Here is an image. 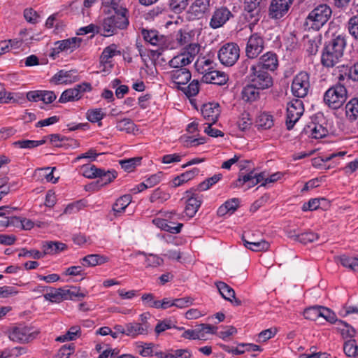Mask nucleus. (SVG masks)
<instances>
[{
	"label": "nucleus",
	"instance_id": "1",
	"mask_svg": "<svg viewBox=\"0 0 358 358\" xmlns=\"http://www.w3.org/2000/svg\"><path fill=\"white\" fill-rule=\"evenodd\" d=\"M347 45L346 36L334 34L325 42L321 56V63L327 68H331L341 62Z\"/></svg>",
	"mask_w": 358,
	"mask_h": 358
},
{
	"label": "nucleus",
	"instance_id": "2",
	"mask_svg": "<svg viewBox=\"0 0 358 358\" xmlns=\"http://www.w3.org/2000/svg\"><path fill=\"white\" fill-rule=\"evenodd\" d=\"M332 10L326 3L320 4L311 10L306 17L303 26L306 30L318 31L331 18Z\"/></svg>",
	"mask_w": 358,
	"mask_h": 358
},
{
	"label": "nucleus",
	"instance_id": "3",
	"mask_svg": "<svg viewBox=\"0 0 358 358\" xmlns=\"http://www.w3.org/2000/svg\"><path fill=\"white\" fill-rule=\"evenodd\" d=\"M246 80L262 90L268 89L273 85V78L268 71L255 64L250 65Z\"/></svg>",
	"mask_w": 358,
	"mask_h": 358
},
{
	"label": "nucleus",
	"instance_id": "4",
	"mask_svg": "<svg viewBox=\"0 0 358 358\" xmlns=\"http://www.w3.org/2000/svg\"><path fill=\"white\" fill-rule=\"evenodd\" d=\"M347 97L348 93L345 87L341 84H336L325 92L323 100L329 108L337 110L343 105Z\"/></svg>",
	"mask_w": 358,
	"mask_h": 358
},
{
	"label": "nucleus",
	"instance_id": "5",
	"mask_svg": "<svg viewBox=\"0 0 358 358\" xmlns=\"http://www.w3.org/2000/svg\"><path fill=\"white\" fill-rule=\"evenodd\" d=\"M200 50L197 43H189L184 47L176 56L173 57L169 64L173 69L185 68L191 64Z\"/></svg>",
	"mask_w": 358,
	"mask_h": 358
},
{
	"label": "nucleus",
	"instance_id": "6",
	"mask_svg": "<svg viewBox=\"0 0 358 358\" xmlns=\"http://www.w3.org/2000/svg\"><path fill=\"white\" fill-rule=\"evenodd\" d=\"M127 13V9L121 8L115 12V15L104 19L102 26L103 31L108 34L107 36L115 34L118 29H124L127 28L129 24V20L126 15Z\"/></svg>",
	"mask_w": 358,
	"mask_h": 358
},
{
	"label": "nucleus",
	"instance_id": "7",
	"mask_svg": "<svg viewBox=\"0 0 358 358\" xmlns=\"http://www.w3.org/2000/svg\"><path fill=\"white\" fill-rule=\"evenodd\" d=\"M262 1L259 0H244L243 15L246 21L249 22V28L253 31L255 26L261 18Z\"/></svg>",
	"mask_w": 358,
	"mask_h": 358
},
{
	"label": "nucleus",
	"instance_id": "8",
	"mask_svg": "<svg viewBox=\"0 0 358 358\" xmlns=\"http://www.w3.org/2000/svg\"><path fill=\"white\" fill-rule=\"evenodd\" d=\"M39 331L34 328L20 324L9 330V338L17 343H25L33 341Z\"/></svg>",
	"mask_w": 358,
	"mask_h": 358
},
{
	"label": "nucleus",
	"instance_id": "9",
	"mask_svg": "<svg viewBox=\"0 0 358 358\" xmlns=\"http://www.w3.org/2000/svg\"><path fill=\"white\" fill-rule=\"evenodd\" d=\"M240 49L234 43H228L221 47L218 51V59L221 64L227 66H233L238 59Z\"/></svg>",
	"mask_w": 358,
	"mask_h": 358
},
{
	"label": "nucleus",
	"instance_id": "10",
	"mask_svg": "<svg viewBox=\"0 0 358 358\" xmlns=\"http://www.w3.org/2000/svg\"><path fill=\"white\" fill-rule=\"evenodd\" d=\"M303 103L300 99H293L287 104L286 126L288 130L293 129L295 123L303 114Z\"/></svg>",
	"mask_w": 358,
	"mask_h": 358
},
{
	"label": "nucleus",
	"instance_id": "11",
	"mask_svg": "<svg viewBox=\"0 0 358 358\" xmlns=\"http://www.w3.org/2000/svg\"><path fill=\"white\" fill-rule=\"evenodd\" d=\"M310 89L309 75L306 72L301 71L294 78L291 90L296 97H305Z\"/></svg>",
	"mask_w": 358,
	"mask_h": 358
},
{
	"label": "nucleus",
	"instance_id": "12",
	"mask_svg": "<svg viewBox=\"0 0 358 358\" xmlns=\"http://www.w3.org/2000/svg\"><path fill=\"white\" fill-rule=\"evenodd\" d=\"M264 40L259 33H254L248 39L245 54L249 59H255L263 51Z\"/></svg>",
	"mask_w": 358,
	"mask_h": 358
},
{
	"label": "nucleus",
	"instance_id": "13",
	"mask_svg": "<svg viewBox=\"0 0 358 358\" xmlns=\"http://www.w3.org/2000/svg\"><path fill=\"white\" fill-rule=\"evenodd\" d=\"M92 90L91 84L89 83H83L75 86L73 88L68 89L64 91L60 96L59 102L66 103L80 99L83 94L90 92Z\"/></svg>",
	"mask_w": 358,
	"mask_h": 358
},
{
	"label": "nucleus",
	"instance_id": "14",
	"mask_svg": "<svg viewBox=\"0 0 358 358\" xmlns=\"http://www.w3.org/2000/svg\"><path fill=\"white\" fill-rule=\"evenodd\" d=\"M294 0H272L269 6L268 15L271 19L278 20L288 12Z\"/></svg>",
	"mask_w": 358,
	"mask_h": 358
},
{
	"label": "nucleus",
	"instance_id": "15",
	"mask_svg": "<svg viewBox=\"0 0 358 358\" xmlns=\"http://www.w3.org/2000/svg\"><path fill=\"white\" fill-rule=\"evenodd\" d=\"M233 17L234 15L227 7H220L213 12L209 25L213 29H218Z\"/></svg>",
	"mask_w": 358,
	"mask_h": 358
},
{
	"label": "nucleus",
	"instance_id": "16",
	"mask_svg": "<svg viewBox=\"0 0 358 358\" xmlns=\"http://www.w3.org/2000/svg\"><path fill=\"white\" fill-rule=\"evenodd\" d=\"M185 194L187 199L186 201V206L184 212L186 216L189 218H192L196 215L201 205V197L197 194L193 193L192 189L186 191Z\"/></svg>",
	"mask_w": 358,
	"mask_h": 358
},
{
	"label": "nucleus",
	"instance_id": "17",
	"mask_svg": "<svg viewBox=\"0 0 358 358\" xmlns=\"http://www.w3.org/2000/svg\"><path fill=\"white\" fill-rule=\"evenodd\" d=\"M216 329L210 324H201L195 329L185 331L182 337L187 339H203L206 333L215 334Z\"/></svg>",
	"mask_w": 358,
	"mask_h": 358
},
{
	"label": "nucleus",
	"instance_id": "18",
	"mask_svg": "<svg viewBox=\"0 0 358 358\" xmlns=\"http://www.w3.org/2000/svg\"><path fill=\"white\" fill-rule=\"evenodd\" d=\"M202 80L206 83L222 85L228 80V76L224 72L211 70V67H209L207 70H205Z\"/></svg>",
	"mask_w": 358,
	"mask_h": 358
},
{
	"label": "nucleus",
	"instance_id": "19",
	"mask_svg": "<svg viewBox=\"0 0 358 358\" xmlns=\"http://www.w3.org/2000/svg\"><path fill=\"white\" fill-rule=\"evenodd\" d=\"M141 34L145 41L149 42L151 45L159 46L162 49L167 48L166 44V38L163 35H159L157 30L143 29Z\"/></svg>",
	"mask_w": 358,
	"mask_h": 358
},
{
	"label": "nucleus",
	"instance_id": "20",
	"mask_svg": "<svg viewBox=\"0 0 358 358\" xmlns=\"http://www.w3.org/2000/svg\"><path fill=\"white\" fill-rule=\"evenodd\" d=\"M171 80L177 85L178 88H182L180 85H186L191 79L190 71L186 68L175 69L169 73Z\"/></svg>",
	"mask_w": 358,
	"mask_h": 358
},
{
	"label": "nucleus",
	"instance_id": "21",
	"mask_svg": "<svg viewBox=\"0 0 358 358\" xmlns=\"http://www.w3.org/2000/svg\"><path fill=\"white\" fill-rule=\"evenodd\" d=\"M52 80L57 84H68L78 81L79 76L77 70H60L52 77Z\"/></svg>",
	"mask_w": 358,
	"mask_h": 358
},
{
	"label": "nucleus",
	"instance_id": "22",
	"mask_svg": "<svg viewBox=\"0 0 358 358\" xmlns=\"http://www.w3.org/2000/svg\"><path fill=\"white\" fill-rule=\"evenodd\" d=\"M201 114L209 122L215 123L220 115V105L217 103H208L203 105Z\"/></svg>",
	"mask_w": 358,
	"mask_h": 358
},
{
	"label": "nucleus",
	"instance_id": "23",
	"mask_svg": "<svg viewBox=\"0 0 358 358\" xmlns=\"http://www.w3.org/2000/svg\"><path fill=\"white\" fill-rule=\"evenodd\" d=\"M256 64L268 71H274L278 66V57L276 54L268 52L259 58Z\"/></svg>",
	"mask_w": 358,
	"mask_h": 358
},
{
	"label": "nucleus",
	"instance_id": "24",
	"mask_svg": "<svg viewBox=\"0 0 358 358\" xmlns=\"http://www.w3.org/2000/svg\"><path fill=\"white\" fill-rule=\"evenodd\" d=\"M211 0H194L190 6L192 12L196 17H201L203 15L210 12Z\"/></svg>",
	"mask_w": 358,
	"mask_h": 358
},
{
	"label": "nucleus",
	"instance_id": "25",
	"mask_svg": "<svg viewBox=\"0 0 358 358\" xmlns=\"http://www.w3.org/2000/svg\"><path fill=\"white\" fill-rule=\"evenodd\" d=\"M259 89L254 86L252 83H248L246 86H245L241 92L242 99L245 101L248 102H253L259 98Z\"/></svg>",
	"mask_w": 358,
	"mask_h": 358
},
{
	"label": "nucleus",
	"instance_id": "26",
	"mask_svg": "<svg viewBox=\"0 0 358 358\" xmlns=\"http://www.w3.org/2000/svg\"><path fill=\"white\" fill-rule=\"evenodd\" d=\"M126 331L127 336L131 338H136L139 335H147L149 333L145 324L136 322L126 324Z\"/></svg>",
	"mask_w": 358,
	"mask_h": 358
},
{
	"label": "nucleus",
	"instance_id": "27",
	"mask_svg": "<svg viewBox=\"0 0 358 358\" xmlns=\"http://www.w3.org/2000/svg\"><path fill=\"white\" fill-rule=\"evenodd\" d=\"M242 241L245 248L255 252L266 251L270 247L268 242L264 240L248 241L245 235H243Z\"/></svg>",
	"mask_w": 358,
	"mask_h": 358
},
{
	"label": "nucleus",
	"instance_id": "28",
	"mask_svg": "<svg viewBox=\"0 0 358 358\" xmlns=\"http://www.w3.org/2000/svg\"><path fill=\"white\" fill-rule=\"evenodd\" d=\"M245 183H248V188L254 187L259 183L258 179L255 178L254 171H251L247 174L240 172L238 179L234 182V187H243Z\"/></svg>",
	"mask_w": 358,
	"mask_h": 358
},
{
	"label": "nucleus",
	"instance_id": "29",
	"mask_svg": "<svg viewBox=\"0 0 358 358\" xmlns=\"http://www.w3.org/2000/svg\"><path fill=\"white\" fill-rule=\"evenodd\" d=\"M304 133L314 138H322L328 134L327 129L321 124L312 123L304 128Z\"/></svg>",
	"mask_w": 358,
	"mask_h": 358
},
{
	"label": "nucleus",
	"instance_id": "30",
	"mask_svg": "<svg viewBox=\"0 0 358 358\" xmlns=\"http://www.w3.org/2000/svg\"><path fill=\"white\" fill-rule=\"evenodd\" d=\"M66 245L61 242L46 241L43 244V255H55L64 250Z\"/></svg>",
	"mask_w": 358,
	"mask_h": 358
},
{
	"label": "nucleus",
	"instance_id": "31",
	"mask_svg": "<svg viewBox=\"0 0 358 358\" xmlns=\"http://www.w3.org/2000/svg\"><path fill=\"white\" fill-rule=\"evenodd\" d=\"M120 52L116 50V45L115 44H112L103 50L101 55L100 57V64L105 67L107 64H109L110 67H112L110 65V59L114 57L115 55L120 54Z\"/></svg>",
	"mask_w": 358,
	"mask_h": 358
},
{
	"label": "nucleus",
	"instance_id": "32",
	"mask_svg": "<svg viewBox=\"0 0 358 358\" xmlns=\"http://www.w3.org/2000/svg\"><path fill=\"white\" fill-rule=\"evenodd\" d=\"M153 222H155L159 228L174 234L180 233L183 226L182 224H178L177 226H173V223L169 222L166 220L164 219L155 220Z\"/></svg>",
	"mask_w": 358,
	"mask_h": 358
},
{
	"label": "nucleus",
	"instance_id": "33",
	"mask_svg": "<svg viewBox=\"0 0 358 358\" xmlns=\"http://www.w3.org/2000/svg\"><path fill=\"white\" fill-rule=\"evenodd\" d=\"M81 42L82 39L77 37L58 41L57 43L59 45L57 49L60 51L70 50L72 52L75 48L80 46Z\"/></svg>",
	"mask_w": 358,
	"mask_h": 358
},
{
	"label": "nucleus",
	"instance_id": "34",
	"mask_svg": "<svg viewBox=\"0 0 358 358\" xmlns=\"http://www.w3.org/2000/svg\"><path fill=\"white\" fill-rule=\"evenodd\" d=\"M117 177V172L114 170L106 171L101 169V173L98 175L96 185L99 187H103L111 182Z\"/></svg>",
	"mask_w": 358,
	"mask_h": 358
},
{
	"label": "nucleus",
	"instance_id": "35",
	"mask_svg": "<svg viewBox=\"0 0 358 358\" xmlns=\"http://www.w3.org/2000/svg\"><path fill=\"white\" fill-rule=\"evenodd\" d=\"M136 255L145 256L146 267H157L164 263L163 259L157 255L148 254L143 251H138Z\"/></svg>",
	"mask_w": 358,
	"mask_h": 358
},
{
	"label": "nucleus",
	"instance_id": "36",
	"mask_svg": "<svg viewBox=\"0 0 358 358\" xmlns=\"http://www.w3.org/2000/svg\"><path fill=\"white\" fill-rule=\"evenodd\" d=\"M106 257L96 254L85 256L81 259V264L84 266H95L106 262Z\"/></svg>",
	"mask_w": 358,
	"mask_h": 358
},
{
	"label": "nucleus",
	"instance_id": "37",
	"mask_svg": "<svg viewBox=\"0 0 358 358\" xmlns=\"http://www.w3.org/2000/svg\"><path fill=\"white\" fill-rule=\"evenodd\" d=\"M215 285L220 294L225 300L232 301V298H234V296L236 295L235 291L233 288L222 281L216 282Z\"/></svg>",
	"mask_w": 358,
	"mask_h": 358
},
{
	"label": "nucleus",
	"instance_id": "38",
	"mask_svg": "<svg viewBox=\"0 0 358 358\" xmlns=\"http://www.w3.org/2000/svg\"><path fill=\"white\" fill-rule=\"evenodd\" d=\"M345 113L347 117L352 121L358 117V98H352L345 106Z\"/></svg>",
	"mask_w": 358,
	"mask_h": 358
},
{
	"label": "nucleus",
	"instance_id": "39",
	"mask_svg": "<svg viewBox=\"0 0 358 358\" xmlns=\"http://www.w3.org/2000/svg\"><path fill=\"white\" fill-rule=\"evenodd\" d=\"M273 125V117L267 113L260 114L256 121V127L258 129H268Z\"/></svg>",
	"mask_w": 358,
	"mask_h": 358
},
{
	"label": "nucleus",
	"instance_id": "40",
	"mask_svg": "<svg viewBox=\"0 0 358 358\" xmlns=\"http://www.w3.org/2000/svg\"><path fill=\"white\" fill-rule=\"evenodd\" d=\"M131 201V196L129 194H125L120 197L113 206V210L115 214L122 213Z\"/></svg>",
	"mask_w": 358,
	"mask_h": 358
},
{
	"label": "nucleus",
	"instance_id": "41",
	"mask_svg": "<svg viewBox=\"0 0 358 358\" xmlns=\"http://www.w3.org/2000/svg\"><path fill=\"white\" fill-rule=\"evenodd\" d=\"M336 259L344 267H347L353 271L358 272V257H352L346 255H341Z\"/></svg>",
	"mask_w": 358,
	"mask_h": 358
},
{
	"label": "nucleus",
	"instance_id": "42",
	"mask_svg": "<svg viewBox=\"0 0 358 358\" xmlns=\"http://www.w3.org/2000/svg\"><path fill=\"white\" fill-rule=\"evenodd\" d=\"M80 336V327L79 326L71 327L66 334L59 336L56 341L59 342H65L67 341H73L76 337Z\"/></svg>",
	"mask_w": 358,
	"mask_h": 358
},
{
	"label": "nucleus",
	"instance_id": "43",
	"mask_svg": "<svg viewBox=\"0 0 358 358\" xmlns=\"http://www.w3.org/2000/svg\"><path fill=\"white\" fill-rule=\"evenodd\" d=\"M343 351L348 357H355L358 355V345L355 339L344 343Z\"/></svg>",
	"mask_w": 358,
	"mask_h": 358
},
{
	"label": "nucleus",
	"instance_id": "44",
	"mask_svg": "<svg viewBox=\"0 0 358 358\" xmlns=\"http://www.w3.org/2000/svg\"><path fill=\"white\" fill-rule=\"evenodd\" d=\"M222 178V175L221 173L215 174L200 182L198 185L196 189L199 191H206L210 189L213 185L216 184Z\"/></svg>",
	"mask_w": 358,
	"mask_h": 358
},
{
	"label": "nucleus",
	"instance_id": "45",
	"mask_svg": "<svg viewBox=\"0 0 358 358\" xmlns=\"http://www.w3.org/2000/svg\"><path fill=\"white\" fill-rule=\"evenodd\" d=\"M141 157H133L129 158L124 160H120V164L121 165L122 169L127 172H131L134 170V169L140 165Z\"/></svg>",
	"mask_w": 358,
	"mask_h": 358
},
{
	"label": "nucleus",
	"instance_id": "46",
	"mask_svg": "<svg viewBox=\"0 0 358 358\" xmlns=\"http://www.w3.org/2000/svg\"><path fill=\"white\" fill-rule=\"evenodd\" d=\"M64 300L73 299L75 297L83 298L85 295L79 292V289L76 287H62Z\"/></svg>",
	"mask_w": 358,
	"mask_h": 358
},
{
	"label": "nucleus",
	"instance_id": "47",
	"mask_svg": "<svg viewBox=\"0 0 358 358\" xmlns=\"http://www.w3.org/2000/svg\"><path fill=\"white\" fill-rule=\"evenodd\" d=\"M189 4V0H170L169 8L175 13H180L186 9Z\"/></svg>",
	"mask_w": 358,
	"mask_h": 358
},
{
	"label": "nucleus",
	"instance_id": "48",
	"mask_svg": "<svg viewBox=\"0 0 358 358\" xmlns=\"http://www.w3.org/2000/svg\"><path fill=\"white\" fill-rule=\"evenodd\" d=\"M48 289H50V292L44 295L46 300L55 303H59L64 300L62 287L58 289L49 287Z\"/></svg>",
	"mask_w": 358,
	"mask_h": 358
},
{
	"label": "nucleus",
	"instance_id": "49",
	"mask_svg": "<svg viewBox=\"0 0 358 358\" xmlns=\"http://www.w3.org/2000/svg\"><path fill=\"white\" fill-rule=\"evenodd\" d=\"M170 199V194L161 188H157L150 196V201L152 203H163Z\"/></svg>",
	"mask_w": 358,
	"mask_h": 358
},
{
	"label": "nucleus",
	"instance_id": "50",
	"mask_svg": "<svg viewBox=\"0 0 358 358\" xmlns=\"http://www.w3.org/2000/svg\"><path fill=\"white\" fill-rule=\"evenodd\" d=\"M135 124L133 121L128 118L122 119L118 121L116 124V129L121 131H126L127 133H131L135 129Z\"/></svg>",
	"mask_w": 358,
	"mask_h": 358
},
{
	"label": "nucleus",
	"instance_id": "51",
	"mask_svg": "<svg viewBox=\"0 0 358 358\" xmlns=\"http://www.w3.org/2000/svg\"><path fill=\"white\" fill-rule=\"evenodd\" d=\"M83 176L87 178H97L99 173H101V169L96 167L94 165L87 164L81 168Z\"/></svg>",
	"mask_w": 358,
	"mask_h": 358
},
{
	"label": "nucleus",
	"instance_id": "52",
	"mask_svg": "<svg viewBox=\"0 0 358 358\" xmlns=\"http://www.w3.org/2000/svg\"><path fill=\"white\" fill-rule=\"evenodd\" d=\"M321 306H312L307 308L303 311V316L306 319L310 320H317L320 317Z\"/></svg>",
	"mask_w": 358,
	"mask_h": 358
},
{
	"label": "nucleus",
	"instance_id": "53",
	"mask_svg": "<svg viewBox=\"0 0 358 358\" xmlns=\"http://www.w3.org/2000/svg\"><path fill=\"white\" fill-rule=\"evenodd\" d=\"M180 90L188 96H194L199 92V83L197 80H193L188 86Z\"/></svg>",
	"mask_w": 358,
	"mask_h": 358
},
{
	"label": "nucleus",
	"instance_id": "54",
	"mask_svg": "<svg viewBox=\"0 0 358 358\" xmlns=\"http://www.w3.org/2000/svg\"><path fill=\"white\" fill-rule=\"evenodd\" d=\"M338 322L343 327L340 328V331L343 338L352 339L353 337H355L356 331L352 326L343 320H339Z\"/></svg>",
	"mask_w": 358,
	"mask_h": 358
},
{
	"label": "nucleus",
	"instance_id": "55",
	"mask_svg": "<svg viewBox=\"0 0 358 358\" xmlns=\"http://www.w3.org/2000/svg\"><path fill=\"white\" fill-rule=\"evenodd\" d=\"M252 123V121L250 118V115L248 113L246 112H244L241 114V117L237 122L238 128L242 131H245L249 129Z\"/></svg>",
	"mask_w": 358,
	"mask_h": 358
},
{
	"label": "nucleus",
	"instance_id": "56",
	"mask_svg": "<svg viewBox=\"0 0 358 358\" xmlns=\"http://www.w3.org/2000/svg\"><path fill=\"white\" fill-rule=\"evenodd\" d=\"M74 351V344L64 345L59 350L56 358H69Z\"/></svg>",
	"mask_w": 358,
	"mask_h": 358
},
{
	"label": "nucleus",
	"instance_id": "57",
	"mask_svg": "<svg viewBox=\"0 0 358 358\" xmlns=\"http://www.w3.org/2000/svg\"><path fill=\"white\" fill-rule=\"evenodd\" d=\"M86 115L87 120L94 123L101 120L105 115L102 113L101 108H96L87 110Z\"/></svg>",
	"mask_w": 358,
	"mask_h": 358
},
{
	"label": "nucleus",
	"instance_id": "58",
	"mask_svg": "<svg viewBox=\"0 0 358 358\" xmlns=\"http://www.w3.org/2000/svg\"><path fill=\"white\" fill-rule=\"evenodd\" d=\"M192 353L187 349H179L173 351V353L165 355L162 358H190Z\"/></svg>",
	"mask_w": 358,
	"mask_h": 358
},
{
	"label": "nucleus",
	"instance_id": "59",
	"mask_svg": "<svg viewBox=\"0 0 358 358\" xmlns=\"http://www.w3.org/2000/svg\"><path fill=\"white\" fill-rule=\"evenodd\" d=\"M320 312V317L324 318L327 322L330 323H334L337 321H339L337 319L336 315L329 308L321 306Z\"/></svg>",
	"mask_w": 358,
	"mask_h": 358
},
{
	"label": "nucleus",
	"instance_id": "60",
	"mask_svg": "<svg viewBox=\"0 0 358 358\" xmlns=\"http://www.w3.org/2000/svg\"><path fill=\"white\" fill-rule=\"evenodd\" d=\"M318 238V234H315L312 231H306L304 233L300 234L299 242L303 244H307L308 243H312L317 240Z\"/></svg>",
	"mask_w": 358,
	"mask_h": 358
},
{
	"label": "nucleus",
	"instance_id": "61",
	"mask_svg": "<svg viewBox=\"0 0 358 358\" xmlns=\"http://www.w3.org/2000/svg\"><path fill=\"white\" fill-rule=\"evenodd\" d=\"M321 201H324L325 199L323 198L322 199H316V198L311 199L309 200L308 202L303 203V205L302 206V210L303 211L317 210L320 205Z\"/></svg>",
	"mask_w": 358,
	"mask_h": 358
},
{
	"label": "nucleus",
	"instance_id": "62",
	"mask_svg": "<svg viewBox=\"0 0 358 358\" xmlns=\"http://www.w3.org/2000/svg\"><path fill=\"white\" fill-rule=\"evenodd\" d=\"M24 17L28 22L31 24H36L39 18L37 12L31 8H26L24 10Z\"/></svg>",
	"mask_w": 358,
	"mask_h": 358
},
{
	"label": "nucleus",
	"instance_id": "63",
	"mask_svg": "<svg viewBox=\"0 0 358 358\" xmlns=\"http://www.w3.org/2000/svg\"><path fill=\"white\" fill-rule=\"evenodd\" d=\"M18 256L20 257H33L34 259H39L44 257V255L36 250H27L24 248L20 250V252L19 253Z\"/></svg>",
	"mask_w": 358,
	"mask_h": 358
},
{
	"label": "nucleus",
	"instance_id": "64",
	"mask_svg": "<svg viewBox=\"0 0 358 358\" xmlns=\"http://www.w3.org/2000/svg\"><path fill=\"white\" fill-rule=\"evenodd\" d=\"M245 343L239 344L237 347H230L229 345H223L222 348L225 352L231 353L233 355H241L245 352Z\"/></svg>",
	"mask_w": 358,
	"mask_h": 358
}]
</instances>
